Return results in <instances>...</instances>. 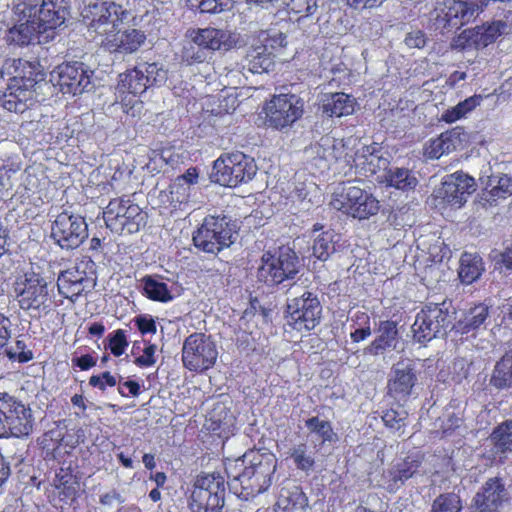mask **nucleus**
Returning <instances> with one entry per match:
<instances>
[{"mask_svg": "<svg viewBox=\"0 0 512 512\" xmlns=\"http://www.w3.org/2000/svg\"><path fill=\"white\" fill-rule=\"evenodd\" d=\"M64 22V12L50 0H13L3 40L8 46L28 47L49 41L48 32Z\"/></svg>", "mask_w": 512, "mask_h": 512, "instance_id": "1", "label": "nucleus"}, {"mask_svg": "<svg viewBox=\"0 0 512 512\" xmlns=\"http://www.w3.org/2000/svg\"><path fill=\"white\" fill-rule=\"evenodd\" d=\"M82 15L89 29L95 32L98 43L108 52L133 54L146 41L144 31L124 26L129 13L115 2L89 4Z\"/></svg>", "mask_w": 512, "mask_h": 512, "instance_id": "2", "label": "nucleus"}, {"mask_svg": "<svg viewBox=\"0 0 512 512\" xmlns=\"http://www.w3.org/2000/svg\"><path fill=\"white\" fill-rule=\"evenodd\" d=\"M243 471L231 479L232 489L239 497L248 500L265 492L272 483L277 458L271 452L249 451L244 454Z\"/></svg>", "mask_w": 512, "mask_h": 512, "instance_id": "3", "label": "nucleus"}, {"mask_svg": "<svg viewBox=\"0 0 512 512\" xmlns=\"http://www.w3.org/2000/svg\"><path fill=\"white\" fill-rule=\"evenodd\" d=\"M330 205L343 214L358 220L369 219L380 210V201L370 192L350 183L338 186Z\"/></svg>", "mask_w": 512, "mask_h": 512, "instance_id": "4", "label": "nucleus"}, {"mask_svg": "<svg viewBox=\"0 0 512 512\" xmlns=\"http://www.w3.org/2000/svg\"><path fill=\"white\" fill-rule=\"evenodd\" d=\"M257 171L254 159L240 151L224 154L214 161L211 178L225 187L251 180Z\"/></svg>", "mask_w": 512, "mask_h": 512, "instance_id": "5", "label": "nucleus"}, {"mask_svg": "<svg viewBox=\"0 0 512 512\" xmlns=\"http://www.w3.org/2000/svg\"><path fill=\"white\" fill-rule=\"evenodd\" d=\"M146 213L128 198L110 200L103 211V219L112 232L136 233L146 224Z\"/></svg>", "mask_w": 512, "mask_h": 512, "instance_id": "6", "label": "nucleus"}, {"mask_svg": "<svg viewBox=\"0 0 512 512\" xmlns=\"http://www.w3.org/2000/svg\"><path fill=\"white\" fill-rule=\"evenodd\" d=\"M235 225L225 217L208 216L193 234L195 246L207 253H217L236 240Z\"/></svg>", "mask_w": 512, "mask_h": 512, "instance_id": "7", "label": "nucleus"}, {"mask_svg": "<svg viewBox=\"0 0 512 512\" xmlns=\"http://www.w3.org/2000/svg\"><path fill=\"white\" fill-rule=\"evenodd\" d=\"M349 170L365 177L386 170L388 160L381 155V147L377 143L366 144L354 138L347 140L344 161Z\"/></svg>", "mask_w": 512, "mask_h": 512, "instance_id": "8", "label": "nucleus"}, {"mask_svg": "<svg viewBox=\"0 0 512 512\" xmlns=\"http://www.w3.org/2000/svg\"><path fill=\"white\" fill-rule=\"evenodd\" d=\"M263 111L267 126L282 131L303 116L304 101L296 94H278L266 102Z\"/></svg>", "mask_w": 512, "mask_h": 512, "instance_id": "9", "label": "nucleus"}, {"mask_svg": "<svg viewBox=\"0 0 512 512\" xmlns=\"http://www.w3.org/2000/svg\"><path fill=\"white\" fill-rule=\"evenodd\" d=\"M476 187V180L462 171L447 175L434 191L435 206L439 209H460L476 191Z\"/></svg>", "mask_w": 512, "mask_h": 512, "instance_id": "10", "label": "nucleus"}, {"mask_svg": "<svg viewBox=\"0 0 512 512\" xmlns=\"http://www.w3.org/2000/svg\"><path fill=\"white\" fill-rule=\"evenodd\" d=\"M217 358L218 348L210 335L193 333L184 340L182 362L188 370L207 371L215 365Z\"/></svg>", "mask_w": 512, "mask_h": 512, "instance_id": "11", "label": "nucleus"}, {"mask_svg": "<svg viewBox=\"0 0 512 512\" xmlns=\"http://www.w3.org/2000/svg\"><path fill=\"white\" fill-rule=\"evenodd\" d=\"M224 479L219 474L197 477L190 497L192 512H220L224 502Z\"/></svg>", "mask_w": 512, "mask_h": 512, "instance_id": "12", "label": "nucleus"}, {"mask_svg": "<svg viewBox=\"0 0 512 512\" xmlns=\"http://www.w3.org/2000/svg\"><path fill=\"white\" fill-rule=\"evenodd\" d=\"M33 427L29 407L8 394L0 397V437L27 436Z\"/></svg>", "mask_w": 512, "mask_h": 512, "instance_id": "13", "label": "nucleus"}, {"mask_svg": "<svg viewBox=\"0 0 512 512\" xmlns=\"http://www.w3.org/2000/svg\"><path fill=\"white\" fill-rule=\"evenodd\" d=\"M261 261L258 278L269 285L280 284L284 280L292 279L298 273L299 260L290 248H281L275 254L266 252Z\"/></svg>", "mask_w": 512, "mask_h": 512, "instance_id": "14", "label": "nucleus"}, {"mask_svg": "<svg viewBox=\"0 0 512 512\" xmlns=\"http://www.w3.org/2000/svg\"><path fill=\"white\" fill-rule=\"evenodd\" d=\"M148 88L147 78L140 66L119 74L116 96L122 104L123 112L133 118L139 117L143 103L137 99Z\"/></svg>", "mask_w": 512, "mask_h": 512, "instance_id": "15", "label": "nucleus"}, {"mask_svg": "<svg viewBox=\"0 0 512 512\" xmlns=\"http://www.w3.org/2000/svg\"><path fill=\"white\" fill-rule=\"evenodd\" d=\"M13 293L23 310H40L48 307V284L43 277L34 272L17 276L13 284Z\"/></svg>", "mask_w": 512, "mask_h": 512, "instance_id": "16", "label": "nucleus"}, {"mask_svg": "<svg viewBox=\"0 0 512 512\" xmlns=\"http://www.w3.org/2000/svg\"><path fill=\"white\" fill-rule=\"evenodd\" d=\"M51 236L63 249H75L88 237V225L81 215L64 211L51 226Z\"/></svg>", "mask_w": 512, "mask_h": 512, "instance_id": "17", "label": "nucleus"}, {"mask_svg": "<svg viewBox=\"0 0 512 512\" xmlns=\"http://www.w3.org/2000/svg\"><path fill=\"white\" fill-rule=\"evenodd\" d=\"M321 305L310 292L290 300L287 304L286 324L299 332L314 329L320 322Z\"/></svg>", "mask_w": 512, "mask_h": 512, "instance_id": "18", "label": "nucleus"}, {"mask_svg": "<svg viewBox=\"0 0 512 512\" xmlns=\"http://www.w3.org/2000/svg\"><path fill=\"white\" fill-rule=\"evenodd\" d=\"M450 324V316L445 304H428L416 315L412 325L415 340L418 342L430 341L437 337Z\"/></svg>", "mask_w": 512, "mask_h": 512, "instance_id": "19", "label": "nucleus"}, {"mask_svg": "<svg viewBox=\"0 0 512 512\" xmlns=\"http://www.w3.org/2000/svg\"><path fill=\"white\" fill-rule=\"evenodd\" d=\"M93 71L83 63H63L50 74V82L63 94L79 95L91 86Z\"/></svg>", "mask_w": 512, "mask_h": 512, "instance_id": "20", "label": "nucleus"}, {"mask_svg": "<svg viewBox=\"0 0 512 512\" xmlns=\"http://www.w3.org/2000/svg\"><path fill=\"white\" fill-rule=\"evenodd\" d=\"M478 8V5L460 0H442L437 2L431 19L434 21L433 25L436 30L458 28L469 21Z\"/></svg>", "mask_w": 512, "mask_h": 512, "instance_id": "21", "label": "nucleus"}, {"mask_svg": "<svg viewBox=\"0 0 512 512\" xmlns=\"http://www.w3.org/2000/svg\"><path fill=\"white\" fill-rule=\"evenodd\" d=\"M507 25L502 21L487 23L462 31L452 42V47L465 49L485 48L506 33Z\"/></svg>", "mask_w": 512, "mask_h": 512, "instance_id": "22", "label": "nucleus"}, {"mask_svg": "<svg viewBox=\"0 0 512 512\" xmlns=\"http://www.w3.org/2000/svg\"><path fill=\"white\" fill-rule=\"evenodd\" d=\"M471 143V135L462 127H455L429 139L423 148V154L429 159H439L456 150H463Z\"/></svg>", "mask_w": 512, "mask_h": 512, "instance_id": "23", "label": "nucleus"}, {"mask_svg": "<svg viewBox=\"0 0 512 512\" xmlns=\"http://www.w3.org/2000/svg\"><path fill=\"white\" fill-rule=\"evenodd\" d=\"M186 37L197 46L211 51L228 50L236 43L232 32L213 27L189 29Z\"/></svg>", "mask_w": 512, "mask_h": 512, "instance_id": "24", "label": "nucleus"}, {"mask_svg": "<svg viewBox=\"0 0 512 512\" xmlns=\"http://www.w3.org/2000/svg\"><path fill=\"white\" fill-rule=\"evenodd\" d=\"M417 382L414 365L411 361H399L391 370L388 392L397 400L407 399Z\"/></svg>", "mask_w": 512, "mask_h": 512, "instance_id": "25", "label": "nucleus"}, {"mask_svg": "<svg viewBox=\"0 0 512 512\" xmlns=\"http://www.w3.org/2000/svg\"><path fill=\"white\" fill-rule=\"evenodd\" d=\"M92 286L93 280L80 266H74L61 272L57 279L59 293L71 301H75Z\"/></svg>", "mask_w": 512, "mask_h": 512, "instance_id": "26", "label": "nucleus"}, {"mask_svg": "<svg viewBox=\"0 0 512 512\" xmlns=\"http://www.w3.org/2000/svg\"><path fill=\"white\" fill-rule=\"evenodd\" d=\"M6 73L13 74L11 81L23 85L27 89H34L43 80V71L38 62L17 59L5 63Z\"/></svg>", "mask_w": 512, "mask_h": 512, "instance_id": "27", "label": "nucleus"}, {"mask_svg": "<svg viewBox=\"0 0 512 512\" xmlns=\"http://www.w3.org/2000/svg\"><path fill=\"white\" fill-rule=\"evenodd\" d=\"M505 501L506 490L497 478L489 479L474 497V505L479 512H496Z\"/></svg>", "mask_w": 512, "mask_h": 512, "instance_id": "28", "label": "nucleus"}, {"mask_svg": "<svg viewBox=\"0 0 512 512\" xmlns=\"http://www.w3.org/2000/svg\"><path fill=\"white\" fill-rule=\"evenodd\" d=\"M346 147L347 141H336L330 137H323L319 143L306 149L305 153L308 158L314 161L316 166L322 167V164L329 163L332 160L344 161Z\"/></svg>", "mask_w": 512, "mask_h": 512, "instance_id": "29", "label": "nucleus"}, {"mask_svg": "<svg viewBox=\"0 0 512 512\" xmlns=\"http://www.w3.org/2000/svg\"><path fill=\"white\" fill-rule=\"evenodd\" d=\"M34 97V89H27L10 80L1 97V105L7 111L23 113L32 105Z\"/></svg>", "mask_w": 512, "mask_h": 512, "instance_id": "30", "label": "nucleus"}, {"mask_svg": "<svg viewBox=\"0 0 512 512\" xmlns=\"http://www.w3.org/2000/svg\"><path fill=\"white\" fill-rule=\"evenodd\" d=\"M419 463L416 459L407 458L395 463L391 469L383 474V486L394 492L416 472Z\"/></svg>", "mask_w": 512, "mask_h": 512, "instance_id": "31", "label": "nucleus"}, {"mask_svg": "<svg viewBox=\"0 0 512 512\" xmlns=\"http://www.w3.org/2000/svg\"><path fill=\"white\" fill-rule=\"evenodd\" d=\"M488 168L479 177L484 187V194L489 197L488 201H496L512 195V178L508 175H488Z\"/></svg>", "mask_w": 512, "mask_h": 512, "instance_id": "32", "label": "nucleus"}, {"mask_svg": "<svg viewBox=\"0 0 512 512\" xmlns=\"http://www.w3.org/2000/svg\"><path fill=\"white\" fill-rule=\"evenodd\" d=\"M378 181L387 187L403 192L413 191L418 185V179L412 171L406 168L391 167L378 176Z\"/></svg>", "mask_w": 512, "mask_h": 512, "instance_id": "33", "label": "nucleus"}, {"mask_svg": "<svg viewBox=\"0 0 512 512\" xmlns=\"http://www.w3.org/2000/svg\"><path fill=\"white\" fill-rule=\"evenodd\" d=\"M308 499L298 486L283 487L276 502V512H305Z\"/></svg>", "mask_w": 512, "mask_h": 512, "instance_id": "34", "label": "nucleus"}, {"mask_svg": "<svg viewBox=\"0 0 512 512\" xmlns=\"http://www.w3.org/2000/svg\"><path fill=\"white\" fill-rule=\"evenodd\" d=\"M356 100L345 93H334L323 100V113L330 117L351 115L355 110Z\"/></svg>", "mask_w": 512, "mask_h": 512, "instance_id": "35", "label": "nucleus"}, {"mask_svg": "<svg viewBox=\"0 0 512 512\" xmlns=\"http://www.w3.org/2000/svg\"><path fill=\"white\" fill-rule=\"evenodd\" d=\"M488 315L489 311L486 305H476L457 322L455 328L461 334L475 335L476 331L484 325Z\"/></svg>", "mask_w": 512, "mask_h": 512, "instance_id": "36", "label": "nucleus"}, {"mask_svg": "<svg viewBox=\"0 0 512 512\" xmlns=\"http://www.w3.org/2000/svg\"><path fill=\"white\" fill-rule=\"evenodd\" d=\"M273 65L271 52L266 47H253L242 63V68L253 74L267 72Z\"/></svg>", "mask_w": 512, "mask_h": 512, "instance_id": "37", "label": "nucleus"}, {"mask_svg": "<svg viewBox=\"0 0 512 512\" xmlns=\"http://www.w3.org/2000/svg\"><path fill=\"white\" fill-rule=\"evenodd\" d=\"M397 328L393 321H383L379 325L378 336L370 344L368 350L371 354H379L380 352L395 348L397 342Z\"/></svg>", "mask_w": 512, "mask_h": 512, "instance_id": "38", "label": "nucleus"}, {"mask_svg": "<svg viewBox=\"0 0 512 512\" xmlns=\"http://www.w3.org/2000/svg\"><path fill=\"white\" fill-rule=\"evenodd\" d=\"M142 285L145 296L153 301L166 303L173 300L172 290L162 278L145 276Z\"/></svg>", "mask_w": 512, "mask_h": 512, "instance_id": "39", "label": "nucleus"}, {"mask_svg": "<svg viewBox=\"0 0 512 512\" xmlns=\"http://www.w3.org/2000/svg\"><path fill=\"white\" fill-rule=\"evenodd\" d=\"M482 259L475 254L464 253L460 259L459 278L464 284H471L483 272Z\"/></svg>", "mask_w": 512, "mask_h": 512, "instance_id": "40", "label": "nucleus"}, {"mask_svg": "<svg viewBox=\"0 0 512 512\" xmlns=\"http://www.w3.org/2000/svg\"><path fill=\"white\" fill-rule=\"evenodd\" d=\"M482 96L473 95L466 98L464 101L459 102L457 105L446 109L440 117V120L451 124L458 120L465 118L469 113L476 109L481 104Z\"/></svg>", "mask_w": 512, "mask_h": 512, "instance_id": "41", "label": "nucleus"}, {"mask_svg": "<svg viewBox=\"0 0 512 512\" xmlns=\"http://www.w3.org/2000/svg\"><path fill=\"white\" fill-rule=\"evenodd\" d=\"M490 382L499 389L512 387V349L496 363Z\"/></svg>", "mask_w": 512, "mask_h": 512, "instance_id": "42", "label": "nucleus"}, {"mask_svg": "<svg viewBox=\"0 0 512 512\" xmlns=\"http://www.w3.org/2000/svg\"><path fill=\"white\" fill-rule=\"evenodd\" d=\"M494 445V454L501 455L512 452V420L499 425L490 437Z\"/></svg>", "mask_w": 512, "mask_h": 512, "instance_id": "43", "label": "nucleus"}, {"mask_svg": "<svg viewBox=\"0 0 512 512\" xmlns=\"http://www.w3.org/2000/svg\"><path fill=\"white\" fill-rule=\"evenodd\" d=\"M337 235L332 230L323 231L314 239L313 255L321 260L326 261L335 251V238Z\"/></svg>", "mask_w": 512, "mask_h": 512, "instance_id": "44", "label": "nucleus"}, {"mask_svg": "<svg viewBox=\"0 0 512 512\" xmlns=\"http://www.w3.org/2000/svg\"><path fill=\"white\" fill-rule=\"evenodd\" d=\"M305 425L310 433L315 434L322 443H334L338 441V435L334 432L329 421L319 417H311L306 420Z\"/></svg>", "mask_w": 512, "mask_h": 512, "instance_id": "45", "label": "nucleus"}, {"mask_svg": "<svg viewBox=\"0 0 512 512\" xmlns=\"http://www.w3.org/2000/svg\"><path fill=\"white\" fill-rule=\"evenodd\" d=\"M191 9L199 10L201 13H221L230 10L233 6L232 0H187Z\"/></svg>", "mask_w": 512, "mask_h": 512, "instance_id": "46", "label": "nucleus"}, {"mask_svg": "<svg viewBox=\"0 0 512 512\" xmlns=\"http://www.w3.org/2000/svg\"><path fill=\"white\" fill-rule=\"evenodd\" d=\"M354 331L350 333L353 342H361L371 335L370 317L367 313L357 311L351 318Z\"/></svg>", "mask_w": 512, "mask_h": 512, "instance_id": "47", "label": "nucleus"}, {"mask_svg": "<svg viewBox=\"0 0 512 512\" xmlns=\"http://www.w3.org/2000/svg\"><path fill=\"white\" fill-rule=\"evenodd\" d=\"M290 457L293 459L295 466L305 472L313 470L315 465L314 457L308 453L306 444L301 443L293 447L290 451Z\"/></svg>", "mask_w": 512, "mask_h": 512, "instance_id": "48", "label": "nucleus"}, {"mask_svg": "<svg viewBox=\"0 0 512 512\" xmlns=\"http://www.w3.org/2000/svg\"><path fill=\"white\" fill-rule=\"evenodd\" d=\"M460 498L455 494H444L437 497L432 505L431 512H460Z\"/></svg>", "mask_w": 512, "mask_h": 512, "instance_id": "49", "label": "nucleus"}, {"mask_svg": "<svg viewBox=\"0 0 512 512\" xmlns=\"http://www.w3.org/2000/svg\"><path fill=\"white\" fill-rule=\"evenodd\" d=\"M144 75L147 78V84L161 85L167 80V71L157 63H145L141 65Z\"/></svg>", "mask_w": 512, "mask_h": 512, "instance_id": "50", "label": "nucleus"}, {"mask_svg": "<svg viewBox=\"0 0 512 512\" xmlns=\"http://www.w3.org/2000/svg\"><path fill=\"white\" fill-rule=\"evenodd\" d=\"M289 10L300 17L312 16L318 9L316 0H290Z\"/></svg>", "mask_w": 512, "mask_h": 512, "instance_id": "51", "label": "nucleus"}, {"mask_svg": "<svg viewBox=\"0 0 512 512\" xmlns=\"http://www.w3.org/2000/svg\"><path fill=\"white\" fill-rule=\"evenodd\" d=\"M127 347L128 340L124 330L118 329L109 335V349L114 356L123 355Z\"/></svg>", "mask_w": 512, "mask_h": 512, "instance_id": "52", "label": "nucleus"}, {"mask_svg": "<svg viewBox=\"0 0 512 512\" xmlns=\"http://www.w3.org/2000/svg\"><path fill=\"white\" fill-rule=\"evenodd\" d=\"M192 187L187 185L183 179H175L170 186V193L173 202L184 203L191 195Z\"/></svg>", "mask_w": 512, "mask_h": 512, "instance_id": "53", "label": "nucleus"}, {"mask_svg": "<svg viewBox=\"0 0 512 512\" xmlns=\"http://www.w3.org/2000/svg\"><path fill=\"white\" fill-rule=\"evenodd\" d=\"M260 40L262 42H265V44L262 47H266L267 49H276L279 47H284L287 43L286 35L275 29L263 32L260 35Z\"/></svg>", "mask_w": 512, "mask_h": 512, "instance_id": "54", "label": "nucleus"}, {"mask_svg": "<svg viewBox=\"0 0 512 512\" xmlns=\"http://www.w3.org/2000/svg\"><path fill=\"white\" fill-rule=\"evenodd\" d=\"M407 413L405 411H397L395 409L387 410L383 416L382 420L385 424V426L394 429L399 430L405 425V419H406Z\"/></svg>", "mask_w": 512, "mask_h": 512, "instance_id": "55", "label": "nucleus"}, {"mask_svg": "<svg viewBox=\"0 0 512 512\" xmlns=\"http://www.w3.org/2000/svg\"><path fill=\"white\" fill-rule=\"evenodd\" d=\"M110 169L114 170V172L110 176L112 186L114 185V183L129 179L131 174V170H129L128 167L124 164V162L121 161L120 159L110 160Z\"/></svg>", "mask_w": 512, "mask_h": 512, "instance_id": "56", "label": "nucleus"}, {"mask_svg": "<svg viewBox=\"0 0 512 512\" xmlns=\"http://www.w3.org/2000/svg\"><path fill=\"white\" fill-rule=\"evenodd\" d=\"M219 106L218 109L213 110L215 114H230L236 110L239 105V101L237 99L236 94L227 93L226 95H222L221 98L218 99Z\"/></svg>", "mask_w": 512, "mask_h": 512, "instance_id": "57", "label": "nucleus"}, {"mask_svg": "<svg viewBox=\"0 0 512 512\" xmlns=\"http://www.w3.org/2000/svg\"><path fill=\"white\" fill-rule=\"evenodd\" d=\"M316 191V185L314 183H299L295 185L294 190L291 192L292 202H303L308 199V202H312V198L309 195Z\"/></svg>", "mask_w": 512, "mask_h": 512, "instance_id": "58", "label": "nucleus"}, {"mask_svg": "<svg viewBox=\"0 0 512 512\" xmlns=\"http://www.w3.org/2000/svg\"><path fill=\"white\" fill-rule=\"evenodd\" d=\"M157 346L155 344H147L143 350V354L136 357L134 363L141 367H151L156 363L155 353Z\"/></svg>", "mask_w": 512, "mask_h": 512, "instance_id": "59", "label": "nucleus"}, {"mask_svg": "<svg viewBox=\"0 0 512 512\" xmlns=\"http://www.w3.org/2000/svg\"><path fill=\"white\" fill-rule=\"evenodd\" d=\"M89 384L97 387L100 390H105L107 386L113 387L116 385V378L109 372H104L101 375H93L89 379Z\"/></svg>", "mask_w": 512, "mask_h": 512, "instance_id": "60", "label": "nucleus"}, {"mask_svg": "<svg viewBox=\"0 0 512 512\" xmlns=\"http://www.w3.org/2000/svg\"><path fill=\"white\" fill-rule=\"evenodd\" d=\"M135 324L142 334H155L156 323L150 315H141L135 319Z\"/></svg>", "mask_w": 512, "mask_h": 512, "instance_id": "61", "label": "nucleus"}, {"mask_svg": "<svg viewBox=\"0 0 512 512\" xmlns=\"http://www.w3.org/2000/svg\"><path fill=\"white\" fill-rule=\"evenodd\" d=\"M405 44L409 48H423L426 44V36L420 30L412 31L406 35Z\"/></svg>", "mask_w": 512, "mask_h": 512, "instance_id": "62", "label": "nucleus"}, {"mask_svg": "<svg viewBox=\"0 0 512 512\" xmlns=\"http://www.w3.org/2000/svg\"><path fill=\"white\" fill-rule=\"evenodd\" d=\"M349 7L362 10L380 6L385 0H343Z\"/></svg>", "mask_w": 512, "mask_h": 512, "instance_id": "63", "label": "nucleus"}, {"mask_svg": "<svg viewBox=\"0 0 512 512\" xmlns=\"http://www.w3.org/2000/svg\"><path fill=\"white\" fill-rule=\"evenodd\" d=\"M10 320L0 314V349L6 345L10 338Z\"/></svg>", "mask_w": 512, "mask_h": 512, "instance_id": "64", "label": "nucleus"}]
</instances>
